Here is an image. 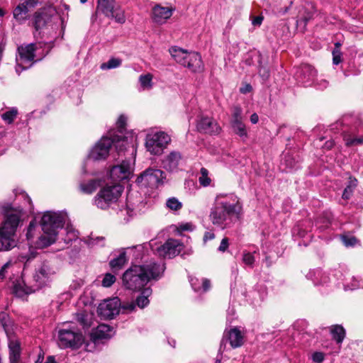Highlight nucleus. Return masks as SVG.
<instances>
[{"label": "nucleus", "instance_id": "1", "mask_svg": "<svg viewBox=\"0 0 363 363\" xmlns=\"http://www.w3.org/2000/svg\"><path fill=\"white\" fill-rule=\"evenodd\" d=\"M17 200L23 201L21 206H7L4 210V220L0 224V252L9 251L17 246L16 232L25 221L23 208L32 209V202L28 195L21 189H15Z\"/></svg>", "mask_w": 363, "mask_h": 363}, {"label": "nucleus", "instance_id": "2", "mask_svg": "<svg viewBox=\"0 0 363 363\" xmlns=\"http://www.w3.org/2000/svg\"><path fill=\"white\" fill-rule=\"evenodd\" d=\"M242 212V203L234 193L218 194L210 209L209 220L222 230L232 227L238 222Z\"/></svg>", "mask_w": 363, "mask_h": 363}, {"label": "nucleus", "instance_id": "3", "mask_svg": "<svg viewBox=\"0 0 363 363\" xmlns=\"http://www.w3.org/2000/svg\"><path fill=\"white\" fill-rule=\"evenodd\" d=\"M113 146L118 154L124 151H130L133 155L135 152L133 145L128 140H125L121 135H115L113 132H108L102 136L90 150L82 166L84 173L95 175L96 172L93 169L95 163L106 160Z\"/></svg>", "mask_w": 363, "mask_h": 363}, {"label": "nucleus", "instance_id": "4", "mask_svg": "<svg viewBox=\"0 0 363 363\" xmlns=\"http://www.w3.org/2000/svg\"><path fill=\"white\" fill-rule=\"evenodd\" d=\"M165 270L162 261L154 259L143 261L141 264H133L123 274V285L129 290L140 291L148 282L160 279Z\"/></svg>", "mask_w": 363, "mask_h": 363}, {"label": "nucleus", "instance_id": "5", "mask_svg": "<svg viewBox=\"0 0 363 363\" xmlns=\"http://www.w3.org/2000/svg\"><path fill=\"white\" fill-rule=\"evenodd\" d=\"M123 187L119 184L103 186L93 199V204L101 210L113 209L117 213L126 218L132 216L134 208L128 203L125 205L120 201Z\"/></svg>", "mask_w": 363, "mask_h": 363}, {"label": "nucleus", "instance_id": "6", "mask_svg": "<svg viewBox=\"0 0 363 363\" xmlns=\"http://www.w3.org/2000/svg\"><path fill=\"white\" fill-rule=\"evenodd\" d=\"M67 218V213L62 211L45 212L40 222L43 233L35 242V247L43 249L54 243L57 240L59 229L62 230Z\"/></svg>", "mask_w": 363, "mask_h": 363}, {"label": "nucleus", "instance_id": "7", "mask_svg": "<svg viewBox=\"0 0 363 363\" xmlns=\"http://www.w3.org/2000/svg\"><path fill=\"white\" fill-rule=\"evenodd\" d=\"M39 45L40 44L30 43L18 48L16 71L18 74L22 71L30 68L35 62L40 60L48 54V51L40 52Z\"/></svg>", "mask_w": 363, "mask_h": 363}, {"label": "nucleus", "instance_id": "8", "mask_svg": "<svg viewBox=\"0 0 363 363\" xmlns=\"http://www.w3.org/2000/svg\"><path fill=\"white\" fill-rule=\"evenodd\" d=\"M171 140V136L168 133L151 130L145 135V147L150 155L160 156L167 148Z\"/></svg>", "mask_w": 363, "mask_h": 363}, {"label": "nucleus", "instance_id": "9", "mask_svg": "<svg viewBox=\"0 0 363 363\" xmlns=\"http://www.w3.org/2000/svg\"><path fill=\"white\" fill-rule=\"evenodd\" d=\"M150 247V250L154 254L164 258H172L179 255L182 249L180 241L169 239L163 245H159L157 240H151L149 242L139 245L136 250L143 251L145 247Z\"/></svg>", "mask_w": 363, "mask_h": 363}, {"label": "nucleus", "instance_id": "10", "mask_svg": "<svg viewBox=\"0 0 363 363\" xmlns=\"http://www.w3.org/2000/svg\"><path fill=\"white\" fill-rule=\"evenodd\" d=\"M57 269L48 261H44L35 267L33 275V283L35 289L39 290L50 286L55 279Z\"/></svg>", "mask_w": 363, "mask_h": 363}, {"label": "nucleus", "instance_id": "11", "mask_svg": "<svg viewBox=\"0 0 363 363\" xmlns=\"http://www.w3.org/2000/svg\"><path fill=\"white\" fill-rule=\"evenodd\" d=\"M83 342L81 333L73 324H64L58 330L57 344L61 348H78Z\"/></svg>", "mask_w": 363, "mask_h": 363}, {"label": "nucleus", "instance_id": "12", "mask_svg": "<svg viewBox=\"0 0 363 363\" xmlns=\"http://www.w3.org/2000/svg\"><path fill=\"white\" fill-rule=\"evenodd\" d=\"M57 19L55 9L52 6L40 9L35 13L33 16V26L40 33H45V30H55L57 25L55 21Z\"/></svg>", "mask_w": 363, "mask_h": 363}, {"label": "nucleus", "instance_id": "13", "mask_svg": "<svg viewBox=\"0 0 363 363\" xmlns=\"http://www.w3.org/2000/svg\"><path fill=\"white\" fill-rule=\"evenodd\" d=\"M166 179V174L161 169L148 168L137 178L136 182L145 187L157 188L162 185Z\"/></svg>", "mask_w": 363, "mask_h": 363}, {"label": "nucleus", "instance_id": "14", "mask_svg": "<svg viewBox=\"0 0 363 363\" xmlns=\"http://www.w3.org/2000/svg\"><path fill=\"white\" fill-rule=\"evenodd\" d=\"M101 13L108 18H114L119 23L125 21L124 11L116 6L115 0H97L96 15Z\"/></svg>", "mask_w": 363, "mask_h": 363}, {"label": "nucleus", "instance_id": "15", "mask_svg": "<svg viewBox=\"0 0 363 363\" xmlns=\"http://www.w3.org/2000/svg\"><path fill=\"white\" fill-rule=\"evenodd\" d=\"M135 160L133 158L123 160L120 164L113 166L110 170V177L114 182L128 179L131 176Z\"/></svg>", "mask_w": 363, "mask_h": 363}, {"label": "nucleus", "instance_id": "16", "mask_svg": "<svg viewBox=\"0 0 363 363\" xmlns=\"http://www.w3.org/2000/svg\"><path fill=\"white\" fill-rule=\"evenodd\" d=\"M121 301L118 297L104 300L98 307L99 314L105 318H112L120 312Z\"/></svg>", "mask_w": 363, "mask_h": 363}, {"label": "nucleus", "instance_id": "17", "mask_svg": "<svg viewBox=\"0 0 363 363\" xmlns=\"http://www.w3.org/2000/svg\"><path fill=\"white\" fill-rule=\"evenodd\" d=\"M11 288L12 293L19 298H23L38 291L33 283L31 285L26 284L23 277H18L15 280L11 281Z\"/></svg>", "mask_w": 363, "mask_h": 363}, {"label": "nucleus", "instance_id": "18", "mask_svg": "<svg viewBox=\"0 0 363 363\" xmlns=\"http://www.w3.org/2000/svg\"><path fill=\"white\" fill-rule=\"evenodd\" d=\"M295 76L298 82L306 86H310L314 82L316 70L311 65H302L297 68Z\"/></svg>", "mask_w": 363, "mask_h": 363}, {"label": "nucleus", "instance_id": "19", "mask_svg": "<svg viewBox=\"0 0 363 363\" xmlns=\"http://www.w3.org/2000/svg\"><path fill=\"white\" fill-rule=\"evenodd\" d=\"M174 9L170 7L155 5L151 12V18L157 24L162 25L167 22L173 14Z\"/></svg>", "mask_w": 363, "mask_h": 363}, {"label": "nucleus", "instance_id": "20", "mask_svg": "<svg viewBox=\"0 0 363 363\" xmlns=\"http://www.w3.org/2000/svg\"><path fill=\"white\" fill-rule=\"evenodd\" d=\"M196 128L199 132L207 134H218L220 130L218 123L208 116L201 117L197 122Z\"/></svg>", "mask_w": 363, "mask_h": 363}, {"label": "nucleus", "instance_id": "21", "mask_svg": "<svg viewBox=\"0 0 363 363\" xmlns=\"http://www.w3.org/2000/svg\"><path fill=\"white\" fill-rule=\"evenodd\" d=\"M114 334L113 328L106 324H100L92 330L91 337L94 342H97L103 340L110 339Z\"/></svg>", "mask_w": 363, "mask_h": 363}, {"label": "nucleus", "instance_id": "22", "mask_svg": "<svg viewBox=\"0 0 363 363\" xmlns=\"http://www.w3.org/2000/svg\"><path fill=\"white\" fill-rule=\"evenodd\" d=\"M182 157L178 151H171L162 160V164L164 169L169 172L176 171L182 161Z\"/></svg>", "mask_w": 363, "mask_h": 363}, {"label": "nucleus", "instance_id": "23", "mask_svg": "<svg viewBox=\"0 0 363 363\" xmlns=\"http://www.w3.org/2000/svg\"><path fill=\"white\" fill-rule=\"evenodd\" d=\"M8 347L9 350V362L19 363L21 354L20 341L14 337L9 336Z\"/></svg>", "mask_w": 363, "mask_h": 363}, {"label": "nucleus", "instance_id": "24", "mask_svg": "<svg viewBox=\"0 0 363 363\" xmlns=\"http://www.w3.org/2000/svg\"><path fill=\"white\" fill-rule=\"evenodd\" d=\"M194 72H200L203 69V64L201 55L196 52H191L183 65Z\"/></svg>", "mask_w": 363, "mask_h": 363}, {"label": "nucleus", "instance_id": "25", "mask_svg": "<svg viewBox=\"0 0 363 363\" xmlns=\"http://www.w3.org/2000/svg\"><path fill=\"white\" fill-rule=\"evenodd\" d=\"M103 184L101 179H91L87 181L83 180L79 182V189L86 194H91Z\"/></svg>", "mask_w": 363, "mask_h": 363}, {"label": "nucleus", "instance_id": "26", "mask_svg": "<svg viewBox=\"0 0 363 363\" xmlns=\"http://www.w3.org/2000/svg\"><path fill=\"white\" fill-rule=\"evenodd\" d=\"M228 338L233 348L240 347L244 342V336L238 328H233L228 332Z\"/></svg>", "mask_w": 363, "mask_h": 363}, {"label": "nucleus", "instance_id": "27", "mask_svg": "<svg viewBox=\"0 0 363 363\" xmlns=\"http://www.w3.org/2000/svg\"><path fill=\"white\" fill-rule=\"evenodd\" d=\"M152 291L150 287L143 289L140 294L134 301L137 308L143 309L150 304L149 297L152 295Z\"/></svg>", "mask_w": 363, "mask_h": 363}, {"label": "nucleus", "instance_id": "28", "mask_svg": "<svg viewBox=\"0 0 363 363\" xmlns=\"http://www.w3.org/2000/svg\"><path fill=\"white\" fill-rule=\"evenodd\" d=\"M233 132L239 136L242 141L248 138V132L243 121H230Z\"/></svg>", "mask_w": 363, "mask_h": 363}, {"label": "nucleus", "instance_id": "29", "mask_svg": "<svg viewBox=\"0 0 363 363\" xmlns=\"http://www.w3.org/2000/svg\"><path fill=\"white\" fill-rule=\"evenodd\" d=\"M28 6L32 7L30 4L27 3V0L23 3L19 4L13 10L14 18L19 22L24 21L28 12Z\"/></svg>", "mask_w": 363, "mask_h": 363}, {"label": "nucleus", "instance_id": "30", "mask_svg": "<svg viewBox=\"0 0 363 363\" xmlns=\"http://www.w3.org/2000/svg\"><path fill=\"white\" fill-rule=\"evenodd\" d=\"M169 53L174 60L182 66L189 55V52L178 47H172L169 49Z\"/></svg>", "mask_w": 363, "mask_h": 363}, {"label": "nucleus", "instance_id": "31", "mask_svg": "<svg viewBox=\"0 0 363 363\" xmlns=\"http://www.w3.org/2000/svg\"><path fill=\"white\" fill-rule=\"evenodd\" d=\"M0 324L4 328L7 337L11 336L13 333V322L6 312L1 311L0 313Z\"/></svg>", "mask_w": 363, "mask_h": 363}, {"label": "nucleus", "instance_id": "32", "mask_svg": "<svg viewBox=\"0 0 363 363\" xmlns=\"http://www.w3.org/2000/svg\"><path fill=\"white\" fill-rule=\"evenodd\" d=\"M189 281L195 291H200L202 289V291L205 292L210 288V281L206 279L199 280L195 277H190Z\"/></svg>", "mask_w": 363, "mask_h": 363}, {"label": "nucleus", "instance_id": "33", "mask_svg": "<svg viewBox=\"0 0 363 363\" xmlns=\"http://www.w3.org/2000/svg\"><path fill=\"white\" fill-rule=\"evenodd\" d=\"M309 230L306 227L304 223H298L295 225L292 230V236L295 240L297 238H308L311 239V235L308 234Z\"/></svg>", "mask_w": 363, "mask_h": 363}, {"label": "nucleus", "instance_id": "34", "mask_svg": "<svg viewBox=\"0 0 363 363\" xmlns=\"http://www.w3.org/2000/svg\"><path fill=\"white\" fill-rule=\"evenodd\" d=\"M257 255L259 254L256 251L251 252L247 250H243L242 252V262L247 267L252 269L255 265Z\"/></svg>", "mask_w": 363, "mask_h": 363}, {"label": "nucleus", "instance_id": "35", "mask_svg": "<svg viewBox=\"0 0 363 363\" xmlns=\"http://www.w3.org/2000/svg\"><path fill=\"white\" fill-rule=\"evenodd\" d=\"M65 235L62 234V240L67 245L78 238V232L72 227L67 226L63 230Z\"/></svg>", "mask_w": 363, "mask_h": 363}, {"label": "nucleus", "instance_id": "36", "mask_svg": "<svg viewBox=\"0 0 363 363\" xmlns=\"http://www.w3.org/2000/svg\"><path fill=\"white\" fill-rule=\"evenodd\" d=\"M324 276V272L320 269H311L306 274V279L311 280L316 286H319V281Z\"/></svg>", "mask_w": 363, "mask_h": 363}, {"label": "nucleus", "instance_id": "37", "mask_svg": "<svg viewBox=\"0 0 363 363\" xmlns=\"http://www.w3.org/2000/svg\"><path fill=\"white\" fill-rule=\"evenodd\" d=\"M333 338L336 341L337 344H340L343 341L345 336V331L341 325H334L330 329Z\"/></svg>", "mask_w": 363, "mask_h": 363}, {"label": "nucleus", "instance_id": "38", "mask_svg": "<svg viewBox=\"0 0 363 363\" xmlns=\"http://www.w3.org/2000/svg\"><path fill=\"white\" fill-rule=\"evenodd\" d=\"M125 250H123L117 257L110 261L109 264L112 269H120L126 263L127 258Z\"/></svg>", "mask_w": 363, "mask_h": 363}, {"label": "nucleus", "instance_id": "39", "mask_svg": "<svg viewBox=\"0 0 363 363\" xmlns=\"http://www.w3.org/2000/svg\"><path fill=\"white\" fill-rule=\"evenodd\" d=\"M343 139L347 146L363 145V136L355 137L353 133H345Z\"/></svg>", "mask_w": 363, "mask_h": 363}, {"label": "nucleus", "instance_id": "40", "mask_svg": "<svg viewBox=\"0 0 363 363\" xmlns=\"http://www.w3.org/2000/svg\"><path fill=\"white\" fill-rule=\"evenodd\" d=\"M343 285L345 290H354L360 288V280L352 276L351 277L345 279Z\"/></svg>", "mask_w": 363, "mask_h": 363}, {"label": "nucleus", "instance_id": "41", "mask_svg": "<svg viewBox=\"0 0 363 363\" xmlns=\"http://www.w3.org/2000/svg\"><path fill=\"white\" fill-rule=\"evenodd\" d=\"M139 82L143 90H149L152 89V75L151 74L140 75L139 77Z\"/></svg>", "mask_w": 363, "mask_h": 363}, {"label": "nucleus", "instance_id": "42", "mask_svg": "<svg viewBox=\"0 0 363 363\" xmlns=\"http://www.w3.org/2000/svg\"><path fill=\"white\" fill-rule=\"evenodd\" d=\"M122 60L119 58L112 57L107 62L102 63L100 65V68L102 70L115 69L121 66Z\"/></svg>", "mask_w": 363, "mask_h": 363}, {"label": "nucleus", "instance_id": "43", "mask_svg": "<svg viewBox=\"0 0 363 363\" xmlns=\"http://www.w3.org/2000/svg\"><path fill=\"white\" fill-rule=\"evenodd\" d=\"M85 242L91 247L95 246L102 247L105 245V238L102 236L94 237L91 235L85 240Z\"/></svg>", "mask_w": 363, "mask_h": 363}, {"label": "nucleus", "instance_id": "44", "mask_svg": "<svg viewBox=\"0 0 363 363\" xmlns=\"http://www.w3.org/2000/svg\"><path fill=\"white\" fill-rule=\"evenodd\" d=\"M209 172L208 169L202 167L200 170V175L199 177V183L203 186H208L211 184V179L208 176Z\"/></svg>", "mask_w": 363, "mask_h": 363}, {"label": "nucleus", "instance_id": "45", "mask_svg": "<svg viewBox=\"0 0 363 363\" xmlns=\"http://www.w3.org/2000/svg\"><path fill=\"white\" fill-rule=\"evenodd\" d=\"M36 228H37L36 221L35 220H31L26 229V239L29 242L30 244L33 243V239L34 238V235H35Z\"/></svg>", "mask_w": 363, "mask_h": 363}, {"label": "nucleus", "instance_id": "46", "mask_svg": "<svg viewBox=\"0 0 363 363\" xmlns=\"http://www.w3.org/2000/svg\"><path fill=\"white\" fill-rule=\"evenodd\" d=\"M140 245H136V246H133L132 247H128L126 248L125 250H128L130 251V252L133 253V256L134 257V259L135 260H138V259H141V260H143L144 258H145V254L146 252L148 251L149 249H150V247H145L144 250L143 251H138L136 250V248L139 246Z\"/></svg>", "mask_w": 363, "mask_h": 363}, {"label": "nucleus", "instance_id": "47", "mask_svg": "<svg viewBox=\"0 0 363 363\" xmlns=\"http://www.w3.org/2000/svg\"><path fill=\"white\" fill-rule=\"evenodd\" d=\"M357 184V180L356 179H350L348 185L345 187L342 194V198L344 199H349L350 198Z\"/></svg>", "mask_w": 363, "mask_h": 363}, {"label": "nucleus", "instance_id": "48", "mask_svg": "<svg viewBox=\"0 0 363 363\" xmlns=\"http://www.w3.org/2000/svg\"><path fill=\"white\" fill-rule=\"evenodd\" d=\"M18 114V111L16 108H12L11 109L6 111L5 113L1 114L2 119L7 123L10 124L13 123L15 120Z\"/></svg>", "mask_w": 363, "mask_h": 363}, {"label": "nucleus", "instance_id": "49", "mask_svg": "<svg viewBox=\"0 0 363 363\" xmlns=\"http://www.w3.org/2000/svg\"><path fill=\"white\" fill-rule=\"evenodd\" d=\"M166 206L171 211H178L182 208V203L177 198L172 197L167 200Z\"/></svg>", "mask_w": 363, "mask_h": 363}, {"label": "nucleus", "instance_id": "50", "mask_svg": "<svg viewBox=\"0 0 363 363\" xmlns=\"http://www.w3.org/2000/svg\"><path fill=\"white\" fill-rule=\"evenodd\" d=\"M126 121H127L126 116H125L123 115L120 116L116 122V125L119 129V130L118 131V133H116V132L114 130H111V132L115 133V135H121L125 140H128L126 138H125L123 135V132H122L123 130L125 128Z\"/></svg>", "mask_w": 363, "mask_h": 363}, {"label": "nucleus", "instance_id": "51", "mask_svg": "<svg viewBox=\"0 0 363 363\" xmlns=\"http://www.w3.org/2000/svg\"><path fill=\"white\" fill-rule=\"evenodd\" d=\"M77 318L83 328H87L90 326V317L89 314L84 312L79 313L77 314Z\"/></svg>", "mask_w": 363, "mask_h": 363}, {"label": "nucleus", "instance_id": "52", "mask_svg": "<svg viewBox=\"0 0 363 363\" xmlns=\"http://www.w3.org/2000/svg\"><path fill=\"white\" fill-rule=\"evenodd\" d=\"M116 280V277L113 274L111 273H106L102 279L101 285L104 287H110L113 285V284L115 283Z\"/></svg>", "mask_w": 363, "mask_h": 363}, {"label": "nucleus", "instance_id": "53", "mask_svg": "<svg viewBox=\"0 0 363 363\" xmlns=\"http://www.w3.org/2000/svg\"><path fill=\"white\" fill-rule=\"evenodd\" d=\"M284 163L289 170L296 169L299 167L298 162H295L294 158H292L291 155H284Z\"/></svg>", "mask_w": 363, "mask_h": 363}, {"label": "nucleus", "instance_id": "54", "mask_svg": "<svg viewBox=\"0 0 363 363\" xmlns=\"http://www.w3.org/2000/svg\"><path fill=\"white\" fill-rule=\"evenodd\" d=\"M243 121L242 110L240 106H235L232 110L230 121Z\"/></svg>", "mask_w": 363, "mask_h": 363}, {"label": "nucleus", "instance_id": "55", "mask_svg": "<svg viewBox=\"0 0 363 363\" xmlns=\"http://www.w3.org/2000/svg\"><path fill=\"white\" fill-rule=\"evenodd\" d=\"M13 263L11 261H9L5 263L0 269V280H3L6 278V274L13 268Z\"/></svg>", "mask_w": 363, "mask_h": 363}, {"label": "nucleus", "instance_id": "56", "mask_svg": "<svg viewBox=\"0 0 363 363\" xmlns=\"http://www.w3.org/2000/svg\"><path fill=\"white\" fill-rule=\"evenodd\" d=\"M341 239L346 247H353L357 242L356 238L352 235H342Z\"/></svg>", "mask_w": 363, "mask_h": 363}, {"label": "nucleus", "instance_id": "57", "mask_svg": "<svg viewBox=\"0 0 363 363\" xmlns=\"http://www.w3.org/2000/svg\"><path fill=\"white\" fill-rule=\"evenodd\" d=\"M137 306L134 301L124 303L121 306V309L123 313H130L136 311Z\"/></svg>", "mask_w": 363, "mask_h": 363}, {"label": "nucleus", "instance_id": "58", "mask_svg": "<svg viewBox=\"0 0 363 363\" xmlns=\"http://www.w3.org/2000/svg\"><path fill=\"white\" fill-rule=\"evenodd\" d=\"M312 84H314L318 89H324L328 86V82L325 79L315 76L314 78V82L312 83Z\"/></svg>", "mask_w": 363, "mask_h": 363}, {"label": "nucleus", "instance_id": "59", "mask_svg": "<svg viewBox=\"0 0 363 363\" xmlns=\"http://www.w3.org/2000/svg\"><path fill=\"white\" fill-rule=\"evenodd\" d=\"M312 13L310 12H308L303 17L299 18L296 21V23L298 26L302 27L304 28L308 23V21L311 19L312 18Z\"/></svg>", "mask_w": 363, "mask_h": 363}, {"label": "nucleus", "instance_id": "60", "mask_svg": "<svg viewBox=\"0 0 363 363\" xmlns=\"http://www.w3.org/2000/svg\"><path fill=\"white\" fill-rule=\"evenodd\" d=\"M342 62V52L340 50L334 49L333 50V63L335 65H339Z\"/></svg>", "mask_w": 363, "mask_h": 363}, {"label": "nucleus", "instance_id": "61", "mask_svg": "<svg viewBox=\"0 0 363 363\" xmlns=\"http://www.w3.org/2000/svg\"><path fill=\"white\" fill-rule=\"evenodd\" d=\"M325 358V355L321 352H315L311 354V359L315 363H321Z\"/></svg>", "mask_w": 363, "mask_h": 363}, {"label": "nucleus", "instance_id": "62", "mask_svg": "<svg viewBox=\"0 0 363 363\" xmlns=\"http://www.w3.org/2000/svg\"><path fill=\"white\" fill-rule=\"evenodd\" d=\"M324 277H322V279H320V284L319 286H327L329 283L332 281V278L330 277V274L326 272H324Z\"/></svg>", "mask_w": 363, "mask_h": 363}, {"label": "nucleus", "instance_id": "63", "mask_svg": "<svg viewBox=\"0 0 363 363\" xmlns=\"http://www.w3.org/2000/svg\"><path fill=\"white\" fill-rule=\"evenodd\" d=\"M229 247V239L224 238L222 239L218 250L220 252H225Z\"/></svg>", "mask_w": 363, "mask_h": 363}, {"label": "nucleus", "instance_id": "64", "mask_svg": "<svg viewBox=\"0 0 363 363\" xmlns=\"http://www.w3.org/2000/svg\"><path fill=\"white\" fill-rule=\"evenodd\" d=\"M36 256V252L33 251H30L29 254H26L25 255H21L20 257V259L22 262H25L26 263L28 262L30 259L34 258Z\"/></svg>", "mask_w": 363, "mask_h": 363}]
</instances>
